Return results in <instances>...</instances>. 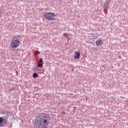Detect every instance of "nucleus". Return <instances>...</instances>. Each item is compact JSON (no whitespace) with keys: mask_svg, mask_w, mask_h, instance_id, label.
I'll list each match as a JSON object with an SVG mask.
<instances>
[{"mask_svg":"<svg viewBox=\"0 0 128 128\" xmlns=\"http://www.w3.org/2000/svg\"><path fill=\"white\" fill-rule=\"evenodd\" d=\"M38 74H37V73H34V74H32V78H38Z\"/></svg>","mask_w":128,"mask_h":128,"instance_id":"10","label":"nucleus"},{"mask_svg":"<svg viewBox=\"0 0 128 128\" xmlns=\"http://www.w3.org/2000/svg\"><path fill=\"white\" fill-rule=\"evenodd\" d=\"M109 4H110L109 0H106L105 2H104V8L106 10L109 9Z\"/></svg>","mask_w":128,"mask_h":128,"instance_id":"5","label":"nucleus"},{"mask_svg":"<svg viewBox=\"0 0 128 128\" xmlns=\"http://www.w3.org/2000/svg\"><path fill=\"white\" fill-rule=\"evenodd\" d=\"M63 36H64L66 38H68V37L69 36L67 33H64Z\"/></svg>","mask_w":128,"mask_h":128,"instance_id":"11","label":"nucleus"},{"mask_svg":"<svg viewBox=\"0 0 128 128\" xmlns=\"http://www.w3.org/2000/svg\"><path fill=\"white\" fill-rule=\"evenodd\" d=\"M96 44L98 46H102L103 44V41L101 39H98L96 41Z\"/></svg>","mask_w":128,"mask_h":128,"instance_id":"8","label":"nucleus"},{"mask_svg":"<svg viewBox=\"0 0 128 128\" xmlns=\"http://www.w3.org/2000/svg\"><path fill=\"white\" fill-rule=\"evenodd\" d=\"M62 114H66V112H62Z\"/></svg>","mask_w":128,"mask_h":128,"instance_id":"14","label":"nucleus"},{"mask_svg":"<svg viewBox=\"0 0 128 128\" xmlns=\"http://www.w3.org/2000/svg\"><path fill=\"white\" fill-rule=\"evenodd\" d=\"M16 76L18 75V71H16Z\"/></svg>","mask_w":128,"mask_h":128,"instance_id":"15","label":"nucleus"},{"mask_svg":"<svg viewBox=\"0 0 128 128\" xmlns=\"http://www.w3.org/2000/svg\"><path fill=\"white\" fill-rule=\"evenodd\" d=\"M12 40H20V35L17 36H14V37H12Z\"/></svg>","mask_w":128,"mask_h":128,"instance_id":"9","label":"nucleus"},{"mask_svg":"<svg viewBox=\"0 0 128 128\" xmlns=\"http://www.w3.org/2000/svg\"><path fill=\"white\" fill-rule=\"evenodd\" d=\"M44 64V62H43L42 58H40V62H38V68H41L43 67V64Z\"/></svg>","mask_w":128,"mask_h":128,"instance_id":"6","label":"nucleus"},{"mask_svg":"<svg viewBox=\"0 0 128 128\" xmlns=\"http://www.w3.org/2000/svg\"><path fill=\"white\" fill-rule=\"evenodd\" d=\"M8 119V117L7 115L0 117V128H6L7 126Z\"/></svg>","mask_w":128,"mask_h":128,"instance_id":"3","label":"nucleus"},{"mask_svg":"<svg viewBox=\"0 0 128 128\" xmlns=\"http://www.w3.org/2000/svg\"><path fill=\"white\" fill-rule=\"evenodd\" d=\"M56 16L54 13L49 12H45L44 14V18H46V20H52L55 21Z\"/></svg>","mask_w":128,"mask_h":128,"instance_id":"4","label":"nucleus"},{"mask_svg":"<svg viewBox=\"0 0 128 128\" xmlns=\"http://www.w3.org/2000/svg\"><path fill=\"white\" fill-rule=\"evenodd\" d=\"M11 127H12V125H11Z\"/></svg>","mask_w":128,"mask_h":128,"instance_id":"19","label":"nucleus"},{"mask_svg":"<svg viewBox=\"0 0 128 128\" xmlns=\"http://www.w3.org/2000/svg\"><path fill=\"white\" fill-rule=\"evenodd\" d=\"M16 90V88L12 87V88H10V92H12V91L14 90Z\"/></svg>","mask_w":128,"mask_h":128,"instance_id":"12","label":"nucleus"},{"mask_svg":"<svg viewBox=\"0 0 128 128\" xmlns=\"http://www.w3.org/2000/svg\"><path fill=\"white\" fill-rule=\"evenodd\" d=\"M127 104L128 105V103H127Z\"/></svg>","mask_w":128,"mask_h":128,"instance_id":"18","label":"nucleus"},{"mask_svg":"<svg viewBox=\"0 0 128 128\" xmlns=\"http://www.w3.org/2000/svg\"><path fill=\"white\" fill-rule=\"evenodd\" d=\"M40 54V51H36L35 52V55H38Z\"/></svg>","mask_w":128,"mask_h":128,"instance_id":"13","label":"nucleus"},{"mask_svg":"<svg viewBox=\"0 0 128 128\" xmlns=\"http://www.w3.org/2000/svg\"><path fill=\"white\" fill-rule=\"evenodd\" d=\"M2 15H1V13L0 12V18L1 17Z\"/></svg>","mask_w":128,"mask_h":128,"instance_id":"17","label":"nucleus"},{"mask_svg":"<svg viewBox=\"0 0 128 128\" xmlns=\"http://www.w3.org/2000/svg\"><path fill=\"white\" fill-rule=\"evenodd\" d=\"M36 122L34 123V128H48L51 121L48 115L36 117Z\"/></svg>","mask_w":128,"mask_h":128,"instance_id":"1","label":"nucleus"},{"mask_svg":"<svg viewBox=\"0 0 128 128\" xmlns=\"http://www.w3.org/2000/svg\"><path fill=\"white\" fill-rule=\"evenodd\" d=\"M80 53L78 52H76L75 55L74 56V58L76 60H78L80 58Z\"/></svg>","mask_w":128,"mask_h":128,"instance_id":"7","label":"nucleus"},{"mask_svg":"<svg viewBox=\"0 0 128 128\" xmlns=\"http://www.w3.org/2000/svg\"><path fill=\"white\" fill-rule=\"evenodd\" d=\"M76 107H74V109H73V110H76Z\"/></svg>","mask_w":128,"mask_h":128,"instance_id":"16","label":"nucleus"},{"mask_svg":"<svg viewBox=\"0 0 128 128\" xmlns=\"http://www.w3.org/2000/svg\"><path fill=\"white\" fill-rule=\"evenodd\" d=\"M21 44V42L20 40H12L10 44V50H14L15 48L19 47Z\"/></svg>","mask_w":128,"mask_h":128,"instance_id":"2","label":"nucleus"}]
</instances>
